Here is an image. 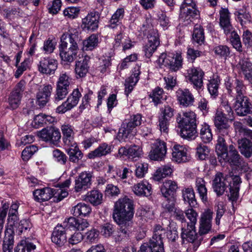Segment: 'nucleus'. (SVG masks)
I'll use <instances>...</instances> for the list:
<instances>
[{
    "label": "nucleus",
    "instance_id": "1",
    "mask_svg": "<svg viewBox=\"0 0 252 252\" xmlns=\"http://www.w3.org/2000/svg\"><path fill=\"white\" fill-rule=\"evenodd\" d=\"M77 33L76 29L70 28L67 32L62 34L59 46V55L62 61L72 63L76 58L79 50Z\"/></svg>",
    "mask_w": 252,
    "mask_h": 252
},
{
    "label": "nucleus",
    "instance_id": "2",
    "mask_svg": "<svg viewBox=\"0 0 252 252\" xmlns=\"http://www.w3.org/2000/svg\"><path fill=\"white\" fill-rule=\"evenodd\" d=\"M133 205L132 201L125 197L120 198L116 202L113 213L114 221L118 224H123L128 221L131 223L130 220L133 217Z\"/></svg>",
    "mask_w": 252,
    "mask_h": 252
},
{
    "label": "nucleus",
    "instance_id": "3",
    "mask_svg": "<svg viewBox=\"0 0 252 252\" xmlns=\"http://www.w3.org/2000/svg\"><path fill=\"white\" fill-rule=\"evenodd\" d=\"M176 121L182 137L190 140L195 138L197 133L196 115L193 112H185L183 116L179 114Z\"/></svg>",
    "mask_w": 252,
    "mask_h": 252
},
{
    "label": "nucleus",
    "instance_id": "4",
    "mask_svg": "<svg viewBox=\"0 0 252 252\" xmlns=\"http://www.w3.org/2000/svg\"><path fill=\"white\" fill-rule=\"evenodd\" d=\"M166 233V229L159 224L156 225L153 236L148 242L141 246L138 252H164L162 239Z\"/></svg>",
    "mask_w": 252,
    "mask_h": 252
},
{
    "label": "nucleus",
    "instance_id": "5",
    "mask_svg": "<svg viewBox=\"0 0 252 252\" xmlns=\"http://www.w3.org/2000/svg\"><path fill=\"white\" fill-rule=\"evenodd\" d=\"M219 145L216 147V151L220 160H223L224 162H228L231 165L237 167L241 166L242 159L238 152L228 154L227 147L224 144V140L220 138Z\"/></svg>",
    "mask_w": 252,
    "mask_h": 252
},
{
    "label": "nucleus",
    "instance_id": "6",
    "mask_svg": "<svg viewBox=\"0 0 252 252\" xmlns=\"http://www.w3.org/2000/svg\"><path fill=\"white\" fill-rule=\"evenodd\" d=\"M158 61L159 64L168 67L170 71L176 72L182 68L183 58L180 53H162Z\"/></svg>",
    "mask_w": 252,
    "mask_h": 252
},
{
    "label": "nucleus",
    "instance_id": "7",
    "mask_svg": "<svg viewBox=\"0 0 252 252\" xmlns=\"http://www.w3.org/2000/svg\"><path fill=\"white\" fill-rule=\"evenodd\" d=\"M142 115L140 114L131 117L126 125L124 124L119 129L118 137L120 141H125L126 139L130 138L136 133L135 127L140 126L142 122Z\"/></svg>",
    "mask_w": 252,
    "mask_h": 252
},
{
    "label": "nucleus",
    "instance_id": "8",
    "mask_svg": "<svg viewBox=\"0 0 252 252\" xmlns=\"http://www.w3.org/2000/svg\"><path fill=\"white\" fill-rule=\"evenodd\" d=\"M81 96V94L79 90L74 89L66 100L56 108V112L59 114H63L70 110L77 105Z\"/></svg>",
    "mask_w": 252,
    "mask_h": 252
},
{
    "label": "nucleus",
    "instance_id": "9",
    "mask_svg": "<svg viewBox=\"0 0 252 252\" xmlns=\"http://www.w3.org/2000/svg\"><path fill=\"white\" fill-rule=\"evenodd\" d=\"M26 84L24 80H20L10 93L8 101L12 109H15L19 106L23 93L25 89Z\"/></svg>",
    "mask_w": 252,
    "mask_h": 252
},
{
    "label": "nucleus",
    "instance_id": "10",
    "mask_svg": "<svg viewBox=\"0 0 252 252\" xmlns=\"http://www.w3.org/2000/svg\"><path fill=\"white\" fill-rule=\"evenodd\" d=\"M38 136L44 141L55 144L61 139V135L59 129L51 126L39 131Z\"/></svg>",
    "mask_w": 252,
    "mask_h": 252
},
{
    "label": "nucleus",
    "instance_id": "11",
    "mask_svg": "<svg viewBox=\"0 0 252 252\" xmlns=\"http://www.w3.org/2000/svg\"><path fill=\"white\" fill-rule=\"evenodd\" d=\"M148 41L144 47L145 55L150 58L159 45V40L158 31L152 30L149 31L148 35Z\"/></svg>",
    "mask_w": 252,
    "mask_h": 252
},
{
    "label": "nucleus",
    "instance_id": "12",
    "mask_svg": "<svg viewBox=\"0 0 252 252\" xmlns=\"http://www.w3.org/2000/svg\"><path fill=\"white\" fill-rule=\"evenodd\" d=\"M166 143L161 140H157L152 146L149 152V158L153 160L161 161L164 159L166 154Z\"/></svg>",
    "mask_w": 252,
    "mask_h": 252
},
{
    "label": "nucleus",
    "instance_id": "13",
    "mask_svg": "<svg viewBox=\"0 0 252 252\" xmlns=\"http://www.w3.org/2000/svg\"><path fill=\"white\" fill-rule=\"evenodd\" d=\"M142 154L141 148L138 145H133L128 148L122 147L119 149L118 155L120 157L126 156L132 161L137 160Z\"/></svg>",
    "mask_w": 252,
    "mask_h": 252
},
{
    "label": "nucleus",
    "instance_id": "14",
    "mask_svg": "<svg viewBox=\"0 0 252 252\" xmlns=\"http://www.w3.org/2000/svg\"><path fill=\"white\" fill-rule=\"evenodd\" d=\"M203 71L199 68H190L187 70L186 78L196 89L203 87Z\"/></svg>",
    "mask_w": 252,
    "mask_h": 252
},
{
    "label": "nucleus",
    "instance_id": "15",
    "mask_svg": "<svg viewBox=\"0 0 252 252\" xmlns=\"http://www.w3.org/2000/svg\"><path fill=\"white\" fill-rule=\"evenodd\" d=\"M229 177L224 176L221 173H219L216 174L213 181V188L214 191L218 195H222L225 191L226 188L229 185Z\"/></svg>",
    "mask_w": 252,
    "mask_h": 252
},
{
    "label": "nucleus",
    "instance_id": "16",
    "mask_svg": "<svg viewBox=\"0 0 252 252\" xmlns=\"http://www.w3.org/2000/svg\"><path fill=\"white\" fill-rule=\"evenodd\" d=\"M92 176L90 173L83 172L75 179L74 189L76 192H80L89 188L91 185Z\"/></svg>",
    "mask_w": 252,
    "mask_h": 252
},
{
    "label": "nucleus",
    "instance_id": "17",
    "mask_svg": "<svg viewBox=\"0 0 252 252\" xmlns=\"http://www.w3.org/2000/svg\"><path fill=\"white\" fill-rule=\"evenodd\" d=\"M235 110L240 116H245L252 114V105L246 97L236 99L235 102Z\"/></svg>",
    "mask_w": 252,
    "mask_h": 252
},
{
    "label": "nucleus",
    "instance_id": "18",
    "mask_svg": "<svg viewBox=\"0 0 252 252\" xmlns=\"http://www.w3.org/2000/svg\"><path fill=\"white\" fill-rule=\"evenodd\" d=\"M53 90L51 85L44 84L43 87L39 89L36 94V103L40 106H44L49 101Z\"/></svg>",
    "mask_w": 252,
    "mask_h": 252
},
{
    "label": "nucleus",
    "instance_id": "19",
    "mask_svg": "<svg viewBox=\"0 0 252 252\" xmlns=\"http://www.w3.org/2000/svg\"><path fill=\"white\" fill-rule=\"evenodd\" d=\"M57 62L56 60L48 58H43L38 65L39 71L42 74H52L57 68Z\"/></svg>",
    "mask_w": 252,
    "mask_h": 252
},
{
    "label": "nucleus",
    "instance_id": "20",
    "mask_svg": "<svg viewBox=\"0 0 252 252\" xmlns=\"http://www.w3.org/2000/svg\"><path fill=\"white\" fill-rule=\"evenodd\" d=\"M219 14L220 25L223 30L224 33L228 34L233 28L230 23V13L227 8L221 7Z\"/></svg>",
    "mask_w": 252,
    "mask_h": 252
},
{
    "label": "nucleus",
    "instance_id": "21",
    "mask_svg": "<svg viewBox=\"0 0 252 252\" xmlns=\"http://www.w3.org/2000/svg\"><path fill=\"white\" fill-rule=\"evenodd\" d=\"M172 160L176 162H186L190 159L187 149L183 146L175 145L172 148Z\"/></svg>",
    "mask_w": 252,
    "mask_h": 252
},
{
    "label": "nucleus",
    "instance_id": "22",
    "mask_svg": "<svg viewBox=\"0 0 252 252\" xmlns=\"http://www.w3.org/2000/svg\"><path fill=\"white\" fill-rule=\"evenodd\" d=\"M66 230L62 225H58L54 229L52 232L51 240L52 242L61 247L67 242Z\"/></svg>",
    "mask_w": 252,
    "mask_h": 252
},
{
    "label": "nucleus",
    "instance_id": "23",
    "mask_svg": "<svg viewBox=\"0 0 252 252\" xmlns=\"http://www.w3.org/2000/svg\"><path fill=\"white\" fill-rule=\"evenodd\" d=\"M66 147V152L69 156V160L73 163H78L83 158V154L79 149L77 143L65 145Z\"/></svg>",
    "mask_w": 252,
    "mask_h": 252
},
{
    "label": "nucleus",
    "instance_id": "24",
    "mask_svg": "<svg viewBox=\"0 0 252 252\" xmlns=\"http://www.w3.org/2000/svg\"><path fill=\"white\" fill-rule=\"evenodd\" d=\"M199 16V12L196 7H189L186 9H180V19L186 22V24L190 23L194 19Z\"/></svg>",
    "mask_w": 252,
    "mask_h": 252
},
{
    "label": "nucleus",
    "instance_id": "25",
    "mask_svg": "<svg viewBox=\"0 0 252 252\" xmlns=\"http://www.w3.org/2000/svg\"><path fill=\"white\" fill-rule=\"evenodd\" d=\"M139 65H136L133 70L132 75L125 81V93L128 94L131 92L134 86L139 79V75L140 74V68Z\"/></svg>",
    "mask_w": 252,
    "mask_h": 252
},
{
    "label": "nucleus",
    "instance_id": "26",
    "mask_svg": "<svg viewBox=\"0 0 252 252\" xmlns=\"http://www.w3.org/2000/svg\"><path fill=\"white\" fill-rule=\"evenodd\" d=\"M176 96L180 104L188 107L193 104L194 97L188 89H179L176 92Z\"/></svg>",
    "mask_w": 252,
    "mask_h": 252
},
{
    "label": "nucleus",
    "instance_id": "27",
    "mask_svg": "<svg viewBox=\"0 0 252 252\" xmlns=\"http://www.w3.org/2000/svg\"><path fill=\"white\" fill-rule=\"evenodd\" d=\"M177 189V183L175 181L167 180L161 186L160 191L164 197H175V194Z\"/></svg>",
    "mask_w": 252,
    "mask_h": 252
},
{
    "label": "nucleus",
    "instance_id": "28",
    "mask_svg": "<svg viewBox=\"0 0 252 252\" xmlns=\"http://www.w3.org/2000/svg\"><path fill=\"white\" fill-rule=\"evenodd\" d=\"M132 190L137 196H148L151 194L152 187L147 181L143 180L134 184L132 187Z\"/></svg>",
    "mask_w": 252,
    "mask_h": 252
},
{
    "label": "nucleus",
    "instance_id": "29",
    "mask_svg": "<svg viewBox=\"0 0 252 252\" xmlns=\"http://www.w3.org/2000/svg\"><path fill=\"white\" fill-rule=\"evenodd\" d=\"M70 183V180L67 179L60 184L59 188H54V201L60 202L68 195V193L65 188L68 187Z\"/></svg>",
    "mask_w": 252,
    "mask_h": 252
},
{
    "label": "nucleus",
    "instance_id": "30",
    "mask_svg": "<svg viewBox=\"0 0 252 252\" xmlns=\"http://www.w3.org/2000/svg\"><path fill=\"white\" fill-rule=\"evenodd\" d=\"M54 188H46L37 189L33 192L35 200L39 202L48 201L52 197L54 198Z\"/></svg>",
    "mask_w": 252,
    "mask_h": 252
},
{
    "label": "nucleus",
    "instance_id": "31",
    "mask_svg": "<svg viewBox=\"0 0 252 252\" xmlns=\"http://www.w3.org/2000/svg\"><path fill=\"white\" fill-rule=\"evenodd\" d=\"M92 212V208L89 204L84 202L78 203L72 207L71 212L75 217H85L89 216Z\"/></svg>",
    "mask_w": 252,
    "mask_h": 252
},
{
    "label": "nucleus",
    "instance_id": "32",
    "mask_svg": "<svg viewBox=\"0 0 252 252\" xmlns=\"http://www.w3.org/2000/svg\"><path fill=\"white\" fill-rule=\"evenodd\" d=\"M238 147L241 153L246 158L252 156V142L247 138H242L237 141Z\"/></svg>",
    "mask_w": 252,
    "mask_h": 252
},
{
    "label": "nucleus",
    "instance_id": "33",
    "mask_svg": "<svg viewBox=\"0 0 252 252\" xmlns=\"http://www.w3.org/2000/svg\"><path fill=\"white\" fill-rule=\"evenodd\" d=\"M186 225L183 226L182 225L181 237L183 243L189 242L193 243L197 238V234L195 230V226L191 227V225H189V223L187 224V228Z\"/></svg>",
    "mask_w": 252,
    "mask_h": 252
},
{
    "label": "nucleus",
    "instance_id": "34",
    "mask_svg": "<svg viewBox=\"0 0 252 252\" xmlns=\"http://www.w3.org/2000/svg\"><path fill=\"white\" fill-rule=\"evenodd\" d=\"M98 17L93 13L88 14L82 19V26L84 29L94 31L98 28Z\"/></svg>",
    "mask_w": 252,
    "mask_h": 252
},
{
    "label": "nucleus",
    "instance_id": "35",
    "mask_svg": "<svg viewBox=\"0 0 252 252\" xmlns=\"http://www.w3.org/2000/svg\"><path fill=\"white\" fill-rule=\"evenodd\" d=\"M111 149L112 147L111 145L106 143H102L94 150L89 153L88 155V157L90 159H93L97 157L106 156L111 152Z\"/></svg>",
    "mask_w": 252,
    "mask_h": 252
},
{
    "label": "nucleus",
    "instance_id": "36",
    "mask_svg": "<svg viewBox=\"0 0 252 252\" xmlns=\"http://www.w3.org/2000/svg\"><path fill=\"white\" fill-rule=\"evenodd\" d=\"M173 171V166L170 164L162 165L155 173L154 180L160 181L163 178L170 175Z\"/></svg>",
    "mask_w": 252,
    "mask_h": 252
},
{
    "label": "nucleus",
    "instance_id": "37",
    "mask_svg": "<svg viewBox=\"0 0 252 252\" xmlns=\"http://www.w3.org/2000/svg\"><path fill=\"white\" fill-rule=\"evenodd\" d=\"M61 130L64 145L74 144L75 141L74 140V133L72 126L68 124H64L62 125Z\"/></svg>",
    "mask_w": 252,
    "mask_h": 252
},
{
    "label": "nucleus",
    "instance_id": "38",
    "mask_svg": "<svg viewBox=\"0 0 252 252\" xmlns=\"http://www.w3.org/2000/svg\"><path fill=\"white\" fill-rule=\"evenodd\" d=\"M88 62L89 60L85 58L76 62L75 72L77 78H82L86 75L89 68Z\"/></svg>",
    "mask_w": 252,
    "mask_h": 252
},
{
    "label": "nucleus",
    "instance_id": "39",
    "mask_svg": "<svg viewBox=\"0 0 252 252\" xmlns=\"http://www.w3.org/2000/svg\"><path fill=\"white\" fill-rule=\"evenodd\" d=\"M14 236L10 229L5 231V235L3 240L2 252H12L14 245Z\"/></svg>",
    "mask_w": 252,
    "mask_h": 252
},
{
    "label": "nucleus",
    "instance_id": "40",
    "mask_svg": "<svg viewBox=\"0 0 252 252\" xmlns=\"http://www.w3.org/2000/svg\"><path fill=\"white\" fill-rule=\"evenodd\" d=\"M183 197L185 203L188 204L190 208L195 207L197 205L194 192L192 189L187 188L183 190Z\"/></svg>",
    "mask_w": 252,
    "mask_h": 252
},
{
    "label": "nucleus",
    "instance_id": "41",
    "mask_svg": "<svg viewBox=\"0 0 252 252\" xmlns=\"http://www.w3.org/2000/svg\"><path fill=\"white\" fill-rule=\"evenodd\" d=\"M240 183V178L239 177H235L233 179V185H230V194H228V196L229 199L232 201H236L238 199Z\"/></svg>",
    "mask_w": 252,
    "mask_h": 252
},
{
    "label": "nucleus",
    "instance_id": "42",
    "mask_svg": "<svg viewBox=\"0 0 252 252\" xmlns=\"http://www.w3.org/2000/svg\"><path fill=\"white\" fill-rule=\"evenodd\" d=\"M103 195L101 192L94 189L89 192L87 195V199L94 205H97L101 203Z\"/></svg>",
    "mask_w": 252,
    "mask_h": 252
},
{
    "label": "nucleus",
    "instance_id": "43",
    "mask_svg": "<svg viewBox=\"0 0 252 252\" xmlns=\"http://www.w3.org/2000/svg\"><path fill=\"white\" fill-rule=\"evenodd\" d=\"M98 44V38L95 34H92L83 41V50L91 51L96 48Z\"/></svg>",
    "mask_w": 252,
    "mask_h": 252
},
{
    "label": "nucleus",
    "instance_id": "44",
    "mask_svg": "<svg viewBox=\"0 0 252 252\" xmlns=\"http://www.w3.org/2000/svg\"><path fill=\"white\" fill-rule=\"evenodd\" d=\"M130 224H128V221H126V223L119 224L120 228L114 236L116 241H121L127 238L129 236V230H128L126 225H129Z\"/></svg>",
    "mask_w": 252,
    "mask_h": 252
},
{
    "label": "nucleus",
    "instance_id": "45",
    "mask_svg": "<svg viewBox=\"0 0 252 252\" xmlns=\"http://www.w3.org/2000/svg\"><path fill=\"white\" fill-rule=\"evenodd\" d=\"M164 94L162 89L158 87L154 89L150 94L149 97L152 99V101L155 105L162 103L164 100Z\"/></svg>",
    "mask_w": 252,
    "mask_h": 252
},
{
    "label": "nucleus",
    "instance_id": "46",
    "mask_svg": "<svg viewBox=\"0 0 252 252\" xmlns=\"http://www.w3.org/2000/svg\"><path fill=\"white\" fill-rule=\"evenodd\" d=\"M204 29L199 25H195L192 34L193 41L201 45L204 41Z\"/></svg>",
    "mask_w": 252,
    "mask_h": 252
},
{
    "label": "nucleus",
    "instance_id": "47",
    "mask_svg": "<svg viewBox=\"0 0 252 252\" xmlns=\"http://www.w3.org/2000/svg\"><path fill=\"white\" fill-rule=\"evenodd\" d=\"M137 214L141 217V219L147 221L154 218V212L148 206H142L137 210Z\"/></svg>",
    "mask_w": 252,
    "mask_h": 252
},
{
    "label": "nucleus",
    "instance_id": "48",
    "mask_svg": "<svg viewBox=\"0 0 252 252\" xmlns=\"http://www.w3.org/2000/svg\"><path fill=\"white\" fill-rule=\"evenodd\" d=\"M239 65L245 79L251 78L252 75V63L248 60H244L240 62Z\"/></svg>",
    "mask_w": 252,
    "mask_h": 252
},
{
    "label": "nucleus",
    "instance_id": "49",
    "mask_svg": "<svg viewBox=\"0 0 252 252\" xmlns=\"http://www.w3.org/2000/svg\"><path fill=\"white\" fill-rule=\"evenodd\" d=\"M235 86H236V88L235 89L234 96L232 97L235 99L246 97L245 94H246L247 87L244 84L243 81L238 79L237 84Z\"/></svg>",
    "mask_w": 252,
    "mask_h": 252
},
{
    "label": "nucleus",
    "instance_id": "50",
    "mask_svg": "<svg viewBox=\"0 0 252 252\" xmlns=\"http://www.w3.org/2000/svg\"><path fill=\"white\" fill-rule=\"evenodd\" d=\"M35 248V245L32 243L23 240L15 247L14 252H31Z\"/></svg>",
    "mask_w": 252,
    "mask_h": 252
},
{
    "label": "nucleus",
    "instance_id": "51",
    "mask_svg": "<svg viewBox=\"0 0 252 252\" xmlns=\"http://www.w3.org/2000/svg\"><path fill=\"white\" fill-rule=\"evenodd\" d=\"M71 82V78L69 75L66 72H62L60 74L56 86L69 89Z\"/></svg>",
    "mask_w": 252,
    "mask_h": 252
},
{
    "label": "nucleus",
    "instance_id": "52",
    "mask_svg": "<svg viewBox=\"0 0 252 252\" xmlns=\"http://www.w3.org/2000/svg\"><path fill=\"white\" fill-rule=\"evenodd\" d=\"M68 88L56 86L55 94L54 96V101L58 104L61 100H63L69 92Z\"/></svg>",
    "mask_w": 252,
    "mask_h": 252
},
{
    "label": "nucleus",
    "instance_id": "53",
    "mask_svg": "<svg viewBox=\"0 0 252 252\" xmlns=\"http://www.w3.org/2000/svg\"><path fill=\"white\" fill-rule=\"evenodd\" d=\"M231 118L223 114L222 112L218 110L215 117V125L217 127H220V126L225 127L227 125V119H230Z\"/></svg>",
    "mask_w": 252,
    "mask_h": 252
},
{
    "label": "nucleus",
    "instance_id": "54",
    "mask_svg": "<svg viewBox=\"0 0 252 252\" xmlns=\"http://www.w3.org/2000/svg\"><path fill=\"white\" fill-rule=\"evenodd\" d=\"M37 150L38 148L35 145L27 146L22 152L21 157L22 159L25 161H28Z\"/></svg>",
    "mask_w": 252,
    "mask_h": 252
},
{
    "label": "nucleus",
    "instance_id": "55",
    "mask_svg": "<svg viewBox=\"0 0 252 252\" xmlns=\"http://www.w3.org/2000/svg\"><path fill=\"white\" fill-rule=\"evenodd\" d=\"M135 175L138 178L144 177L148 169V164L146 163L138 162L135 165Z\"/></svg>",
    "mask_w": 252,
    "mask_h": 252
},
{
    "label": "nucleus",
    "instance_id": "56",
    "mask_svg": "<svg viewBox=\"0 0 252 252\" xmlns=\"http://www.w3.org/2000/svg\"><path fill=\"white\" fill-rule=\"evenodd\" d=\"M228 34H231L230 40L233 47L239 52L242 51V44L238 34L234 31L233 29L232 31Z\"/></svg>",
    "mask_w": 252,
    "mask_h": 252
},
{
    "label": "nucleus",
    "instance_id": "57",
    "mask_svg": "<svg viewBox=\"0 0 252 252\" xmlns=\"http://www.w3.org/2000/svg\"><path fill=\"white\" fill-rule=\"evenodd\" d=\"M214 51L216 55L226 60L230 55L229 48L226 45H219L214 48Z\"/></svg>",
    "mask_w": 252,
    "mask_h": 252
},
{
    "label": "nucleus",
    "instance_id": "58",
    "mask_svg": "<svg viewBox=\"0 0 252 252\" xmlns=\"http://www.w3.org/2000/svg\"><path fill=\"white\" fill-rule=\"evenodd\" d=\"M53 157L54 159L62 165H64L67 161V157L65 154L59 149H56L53 151Z\"/></svg>",
    "mask_w": 252,
    "mask_h": 252
},
{
    "label": "nucleus",
    "instance_id": "59",
    "mask_svg": "<svg viewBox=\"0 0 252 252\" xmlns=\"http://www.w3.org/2000/svg\"><path fill=\"white\" fill-rule=\"evenodd\" d=\"M237 78L233 79L230 77L227 78L225 80V85L227 93L231 97L234 96L235 89L236 88L235 85L237 84Z\"/></svg>",
    "mask_w": 252,
    "mask_h": 252
},
{
    "label": "nucleus",
    "instance_id": "60",
    "mask_svg": "<svg viewBox=\"0 0 252 252\" xmlns=\"http://www.w3.org/2000/svg\"><path fill=\"white\" fill-rule=\"evenodd\" d=\"M218 80L216 79H213L210 81L208 85V90L211 96L215 98L218 94Z\"/></svg>",
    "mask_w": 252,
    "mask_h": 252
},
{
    "label": "nucleus",
    "instance_id": "61",
    "mask_svg": "<svg viewBox=\"0 0 252 252\" xmlns=\"http://www.w3.org/2000/svg\"><path fill=\"white\" fill-rule=\"evenodd\" d=\"M160 111V117L166 118L169 120L174 114V109L168 105H164L163 107H162Z\"/></svg>",
    "mask_w": 252,
    "mask_h": 252
},
{
    "label": "nucleus",
    "instance_id": "62",
    "mask_svg": "<svg viewBox=\"0 0 252 252\" xmlns=\"http://www.w3.org/2000/svg\"><path fill=\"white\" fill-rule=\"evenodd\" d=\"M79 11L77 7H68L63 10V15L67 18L73 19L78 16Z\"/></svg>",
    "mask_w": 252,
    "mask_h": 252
},
{
    "label": "nucleus",
    "instance_id": "63",
    "mask_svg": "<svg viewBox=\"0 0 252 252\" xmlns=\"http://www.w3.org/2000/svg\"><path fill=\"white\" fill-rule=\"evenodd\" d=\"M83 239V234L81 232H77L70 235L67 239V242L69 245L73 246L80 243Z\"/></svg>",
    "mask_w": 252,
    "mask_h": 252
},
{
    "label": "nucleus",
    "instance_id": "64",
    "mask_svg": "<svg viewBox=\"0 0 252 252\" xmlns=\"http://www.w3.org/2000/svg\"><path fill=\"white\" fill-rule=\"evenodd\" d=\"M56 42L54 40L49 38L44 41L43 46V50L45 54H51L53 53L55 49Z\"/></svg>",
    "mask_w": 252,
    "mask_h": 252
}]
</instances>
